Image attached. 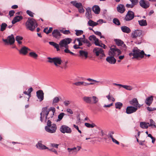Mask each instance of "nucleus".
Masks as SVG:
<instances>
[{"label":"nucleus","instance_id":"1","mask_svg":"<svg viewBox=\"0 0 156 156\" xmlns=\"http://www.w3.org/2000/svg\"><path fill=\"white\" fill-rule=\"evenodd\" d=\"M83 37L78 38L75 39L73 41L74 44H76V42L77 41L78 42V44H75L73 46L75 49H82L83 48L80 47L83 45V43L85 44L86 46L90 47L91 45V43L90 41L85 38V36L84 35H83Z\"/></svg>","mask_w":156,"mask_h":156},{"label":"nucleus","instance_id":"2","mask_svg":"<svg viewBox=\"0 0 156 156\" xmlns=\"http://www.w3.org/2000/svg\"><path fill=\"white\" fill-rule=\"evenodd\" d=\"M129 55L130 56H133V58H142L144 57V55H147L144 53L143 50L141 51L137 48L135 47L133 50V52L129 53Z\"/></svg>","mask_w":156,"mask_h":156},{"label":"nucleus","instance_id":"3","mask_svg":"<svg viewBox=\"0 0 156 156\" xmlns=\"http://www.w3.org/2000/svg\"><path fill=\"white\" fill-rule=\"evenodd\" d=\"M25 25L27 29L33 31L37 27L38 24L35 20L29 18L26 23Z\"/></svg>","mask_w":156,"mask_h":156},{"label":"nucleus","instance_id":"4","mask_svg":"<svg viewBox=\"0 0 156 156\" xmlns=\"http://www.w3.org/2000/svg\"><path fill=\"white\" fill-rule=\"evenodd\" d=\"M45 130L48 132L52 133L56 132L57 127L55 124H51V122L48 120L47 122V126L45 127Z\"/></svg>","mask_w":156,"mask_h":156},{"label":"nucleus","instance_id":"5","mask_svg":"<svg viewBox=\"0 0 156 156\" xmlns=\"http://www.w3.org/2000/svg\"><path fill=\"white\" fill-rule=\"evenodd\" d=\"M72 39L70 38H66L61 40L59 42V45L60 48L64 47L65 49H68L69 48L68 44H70L72 41Z\"/></svg>","mask_w":156,"mask_h":156},{"label":"nucleus","instance_id":"6","mask_svg":"<svg viewBox=\"0 0 156 156\" xmlns=\"http://www.w3.org/2000/svg\"><path fill=\"white\" fill-rule=\"evenodd\" d=\"M142 33V31L138 30H135L132 33L131 36L133 38L137 39V38L139 37L140 39L139 41H137V44H139L141 42Z\"/></svg>","mask_w":156,"mask_h":156},{"label":"nucleus","instance_id":"7","mask_svg":"<svg viewBox=\"0 0 156 156\" xmlns=\"http://www.w3.org/2000/svg\"><path fill=\"white\" fill-rule=\"evenodd\" d=\"M122 53L121 51L118 49L115 46L111 48L108 52L109 55H112L114 56H117Z\"/></svg>","mask_w":156,"mask_h":156},{"label":"nucleus","instance_id":"8","mask_svg":"<svg viewBox=\"0 0 156 156\" xmlns=\"http://www.w3.org/2000/svg\"><path fill=\"white\" fill-rule=\"evenodd\" d=\"M48 62H49L53 63L56 67H60L59 65H61L62 62L61 58L59 57L51 58L49 57L48 58Z\"/></svg>","mask_w":156,"mask_h":156},{"label":"nucleus","instance_id":"9","mask_svg":"<svg viewBox=\"0 0 156 156\" xmlns=\"http://www.w3.org/2000/svg\"><path fill=\"white\" fill-rule=\"evenodd\" d=\"M49 112V111H48V109L47 107H44L42 108V112L40 113V120L41 122H43V119L44 117H45V119L46 118H48Z\"/></svg>","mask_w":156,"mask_h":156},{"label":"nucleus","instance_id":"10","mask_svg":"<svg viewBox=\"0 0 156 156\" xmlns=\"http://www.w3.org/2000/svg\"><path fill=\"white\" fill-rule=\"evenodd\" d=\"M2 41L5 43V44H9L10 45H12L14 43L15 40L13 35L12 34L8 36L6 39H2Z\"/></svg>","mask_w":156,"mask_h":156},{"label":"nucleus","instance_id":"11","mask_svg":"<svg viewBox=\"0 0 156 156\" xmlns=\"http://www.w3.org/2000/svg\"><path fill=\"white\" fill-rule=\"evenodd\" d=\"M114 41L118 46H121V49L122 51H126L127 47L125 44H124V42L122 41L119 39H115Z\"/></svg>","mask_w":156,"mask_h":156},{"label":"nucleus","instance_id":"12","mask_svg":"<svg viewBox=\"0 0 156 156\" xmlns=\"http://www.w3.org/2000/svg\"><path fill=\"white\" fill-rule=\"evenodd\" d=\"M60 130L62 133H70L72 132L71 129L65 125L62 126L60 128Z\"/></svg>","mask_w":156,"mask_h":156},{"label":"nucleus","instance_id":"13","mask_svg":"<svg viewBox=\"0 0 156 156\" xmlns=\"http://www.w3.org/2000/svg\"><path fill=\"white\" fill-rule=\"evenodd\" d=\"M93 52L95 53L96 56H98L100 55V56L102 57L105 56L102 49L98 48H94Z\"/></svg>","mask_w":156,"mask_h":156},{"label":"nucleus","instance_id":"14","mask_svg":"<svg viewBox=\"0 0 156 156\" xmlns=\"http://www.w3.org/2000/svg\"><path fill=\"white\" fill-rule=\"evenodd\" d=\"M137 110L136 107L132 106H128L126 109V113L127 114H131L136 112Z\"/></svg>","mask_w":156,"mask_h":156},{"label":"nucleus","instance_id":"15","mask_svg":"<svg viewBox=\"0 0 156 156\" xmlns=\"http://www.w3.org/2000/svg\"><path fill=\"white\" fill-rule=\"evenodd\" d=\"M89 39L90 41H94V43L96 45L98 46L101 47H103V46L101 45L99 39L97 38L95 35H92L90 36L89 37Z\"/></svg>","mask_w":156,"mask_h":156},{"label":"nucleus","instance_id":"16","mask_svg":"<svg viewBox=\"0 0 156 156\" xmlns=\"http://www.w3.org/2000/svg\"><path fill=\"white\" fill-rule=\"evenodd\" d=\"M139 3L140 6L144 9H147L150 6L149 2L145 0H140Z\"/></svg>","mask_w":156,"mask_h":156},{"label":"nucleus","instance_id":"17","mask_svg":"<svg viewBox=\"0 0 156 156\" xmlns=\"http://www.w3.org/2000/svg\"><path fill=\"white\" fill-rule=\"evenodd\" d=\"M134 12L131 11H129L128 12L125 18L126 21H129L132 20L134 17Z\"/></svg>","mask_w":156,"mask_h":156},{"label":"nucleus","instance_id":"18","mask_svg":"<svg viewBox=\"0 0 156 156\" xmlns=\"http://www.w3.org/2000/svg\"><path fill=\"white\" fill-rule=\"evenodd\" d=\"M36 96L37 98L39 100V101H42L44 99V93L41 90H39L36 92Z\"/></svg>","mask_w":156,"mask_h":156},{"label":"nucleus","instance_id":"19","mask_svg":"<svg viewBox=\"0 0 156 156\" xmlns=\"http://www.w3.org/2000/svg\"><path fill=\"white\" fill-rule=\"evenodd\" d=\"M48 111H49V113L48 115V118H46V120L52 118L55 112V108L52 107L48 109Z\"/></svg>","mask_w":156,"mask_h":156},{"label":"nucleus","instance_id":"20","mask_svg":"<svg viewBox=\"0 0 156 156\" xmlns=\"http://www.w3.org/2000/svg\"><path fill=\"white\" fill-rule=\"evenodd\" d=\"M114 57L112 55H109L106 58V61L111 64H115L116 62V60Z\"/></svg>","mask_w":156,"mask_h":156},{"label":"nucleus","instance_id":"21","mask_svg":"<svg viewBox=\"0 0 156 156\" xmlns=\"http://www.w3.org/2000/svg\"><path fill=\"white\" fill-rule=\"evenodd\" d=\"M36 146L37 148L40 150H44L48 149L45 146L42 144L41 141H39L38 143L36 144Z\"/></svg>","mask_w":156,"mask_h":156},{"label":"nucleus","instance_id":"22","mask_svg":"<svg viewBox=\"0 0 156 156\" xmlns=\"http://www.w3.org/2000/svg\"><path fill=\"white\" fill-rule=\"evenodd\" d=\"M30 50V49L27 47L23 46L19 50V51L20 54L25 55L27 54L28 51Z\"/></svg>","mask_w":156,"mask_h":156},{"label":"nucleus","instance_id":"23","mask_svg":"<svg viewBox=\"0 0 156 156\" xmlns=\"http://www.w3.org/2000/svg\"><path fill=\"white\" fill-rule=\"evenodd\" d=\"M52 34L54 37L56 38H59L61 36L60 32L57 29L54 30Z\"/></svg>","mask_w":156,"mask_h":156},{"label":"nucleus","instance_id":"24","mask_svg":"<svg viewBox=\"0 0 156 156\" xmlns=\"http://www.w3.org/2000/svg\"><path fill=\"white\" fill-rule=\"evenodd\" d=\"M153 100V96H151L146 98L145 101V102L147 105L150 106L152 103Z\"/></svg>","mask_w":156,"mask_h":156},{"label":"nucleus","instance_id":"25","mask_svg":"<svg viewBox=\"0 0 156 156\" xmlns=\"http://www.w3.org/2000/svg\"><path fill=\"white\" fill-rule=\"evenodd\" d=\"M117 11L121 13H123L125 10L124 6L122 4L119 5L117 7Z\"/></svg>","mask_w":156,"mask_h":156},{"label":"nucleus","instance_id":"26","mask_svg":"<svg viewBox=\"0 0 156 156\" xmlns=\"http://www.w3.org/2000/svg\"><path fill=\"white\" fill-rule=\"evenodd\" d=\"M23 19V17L22 16H17L15 17L12 23V24H15L17 22H19L21 20Z\"/></svg>","mask_w":156,"mask_h":156},{"label":"nucleus","instance_id":"27","mask_svg":"<svg viewBox=\"0 0 156 156\" xmlns=\"http://www.w3.org/2000/svg\"><path fill=\"white\" fill-rule=\"evenodd\" d=\"M121 28L123 32L129 34L131 32V30L127 27L126 26H122L121 27Z\"/></svg>","mask_w":156,"mask_h":156},{"label":"nucleus","instance_id":"28","mask_svg":"<svg viewBox=\"0 0 156 156\" xmlns=\"http://www.w3.org/2000/svg\"><path fill=\"white\" fill-rule=\"evenodd\" d=\"M70 3L78 9L82 7V6L81 3H78L76 1H71Z\"/></svg>","mask_w":156,"mask_h":156},{"label":"nucleus","instance_id":"29","mask_svg":"<svg viewBox=\"0 0 156 156\" xmlns=\"http://www.w3.org/2000/svg\"><path fill=\"white\" fill-rule=\"evenodd\" d=\"M129 104L134 106V107H136L137 105L138 104V101L136 98H134L131 100L129 101Z\"/></svg>","mask_w":156,"mask_h":156},{"label":"nucleus","instance_id":"30","mask_svg":"<svg viewBox=\"0 0 156 156\" xmlns=\"http://www.w3.org/2000/svg\"><path fill=\"white\" fill-rule=\"evenodd\" d=\"M79 56L82 57H84L85 58H87L88 57V53L87 51H85L83 50H80L79 51Z\"/></svg>","mask_w":156,"mask_h":156},{"label":"nucleus","instance_id":"31","mask_svg":"<svg viewBox=\"0 0 156 156\" xmlns=\"http://www.w3.org/2000/svg\"><path fill=\"white\" fill-rule=\"evenodd\" d=\"M73 84L76 86L79 87L82 86H86V82L84 81H78L73 83Z\"/></svg>","mask_w":156,"mask_h":156},{"label":"nucleus","instance_id":"32","mask_svg":"<svg viewBox=\"0 0 156 156\" xmlns=\"http://www.w3.org/2000/svg\"><path fill=\"white\" fill-rule=\"evenodd\" d=\"M69 153V154H73L74 153L76 154L77 153L76 147H74L73 148H68L67 149Z\"/></svg>","mask_w":156,"mask_h":156},{"label":"nucleus","instance_id":"33","mask_svg":"<svg viewBox=\"0 0 156 156\" xmlns=\"http://www.w3.org/2000/svg\"><path fill=\"white\" fill-rule=\"evenodd\" d=\"M83 99V101L86 103L89 104H91L92 103V97H84Z\"/></svg>","mask_w":156,"mask_h":156},{"label":"nucleus","instance_id":"34","mask_svg":"<svg viewBox=\"0 0 156 156\" xmlns=\"http://www.w3.org/2000/svg\"><path fill=\"white\" fill-rule=\"evenodd\" d=\"M92 10L95 13L98 14L100 12V8L98 5H95L92 8Z\"/></svg>","mask_w":156,"mask_h":156},{"label":"nucleus","instance_id":"35","mask_svg":"<svg viewBox=\"0 0 156 156\" xmlns=\"http://www.w3.org/2000/svg\"><path fill=\"white\" fill-rule=\"evenodd\" d=\"M149 123L145 122H141L140 123V126L143 129H147L148 127Z\"/></svg>","mask_w":156,"mask_h":156},{"label":"nucleus","instance_id":"36","mask_svg":"<svg viewBox=\"0 0 156 156\" xmlns=\"http://www.w3.org/2000/svg\"><path fill=\"white\" fill-rule=\"evenodd\" d=\"M61 99L60 97H54L53 100L52 104L53 105H55L58 103Z\"/></svg>","mask_w":156,"mask_h":156},{"label":"nucleus","instance_id":"37","mask_svg":"<svg viewBox=\"0 0 156 156\" xmlns=\"http://www.w3.org/2000/svg\"><path fill=\"white\" fill-rule=\"evenodd\" d=\"M88 24L89 26L94 27L98 25V23L97 22H95L92 20H90L88 22Z\"/></svg>","mask_w":156,"mask_h":156},{"label":"nucleus","instance_id":"38","mask_svg":"<svg viewBox=\"0 0 156 156\" xmlns=\"http://www.w3.org/2000/svg\"><path fill=\"white\" fill-rule=\"evenodd\" d=\"M139 25L142 26H145L147 25L146 20H142L138 21Z\"/></svg>","mask_w":156,"mask_h":156},{"label":"nucleus","instance_id":"39","mask_svg":"<svg viewBox=\"0 0 156 156\" xmlns=\"http://www.w3.org/2000/svg\"><path fill=\"white\" fill-rule=\"evenodd\" d=\"M7 26V25L6 23H2L1 25L0 30L2 31H4L5 30Z\"/></svg>","mask_w":156,"mask_h":156},{"label":"nucleus","instance_id":"40","mask_svg":"<svg viewBox=\"0 0 156 156\" xmlns=\"http://www.w3.org/2000/svg\"><path fill=\"white\" fill-rule=\"evenodd\" d=\"M53 30V28L52 27H50L49 30H48V28H45L44 30V32L48 34L51 33Z\"/></svg>","mask_w":156,"mask_h":156},{"label":"nucleus","instance_id":"41","mask_svg":"<svg viewBox=\"0 0 156 156\" xmlns=\"http://www.w3.org/2000/svg\"><path fill=\"white\" fill-rule=\"evenodd\" d=\"M23 38L20 36H17L16 37V41H17L19 44H21L22 42L20 41L22 40Z\"/></svg>","mask_w":156,"mask_h":156},{"label":"nucleus","instance_id":"42","mask_svg":"<svg viewBox=\"0 0 156 156\" xmlns=\"http://www.w3.org/2000/svg\"><path fill=\"white\" fill-rule=\"evenodd\" d=\"M98 101V98L96 96L92 97V103L91 104H96Z\"/></svg>","mask_w":156,"mask_h":156},{"label":"nucleus","instance_id":"43","mask_svg":"<svg viewBox=\"0 0 156 156\" xmlns=\"http://www.w3.org/2000/svg\"><path fill=\"white\" fill-rule=\"evenodd\" d=\"M29 55L30 57L33 58L35 59H36L38 57L37 55L35 52H30L29 54Z\"/></svg>","mask_w":156,"mask_h":156},{"label":"nucleus","instance_id":"44","mask_svg":"<svg viewBox=\"0 0 156 156\" xmlns=\"http://www.w3.org/2000/svg\"><path fill=\"white\" fill-rule=\"evenodd\" d=\"M122 104L120 102H117L115 103V106L116 108L120 109L122 106Z\"/></svg>","mask_w":156,"mask_h":156},{"label":"nucleus","instance_id":"45","mask_svg":"<svg viewBox=\"0 0 156 156\" xmlns=\"http://www.w3.org/2000/svg\"><path fill=\"white\" fill-rule=\"evenodd\" d=\"M65 115V114L64 113L62 112L60 113L58 116V119H57V122L60 121L62 119Z\"/></svg>","mask_w":156,"mask_h":156},{"label":"nucleus","instance_id":"46","mask_svg":"<svg viewBox=\"0 0 156 156\" xmlns=\"http://www.w3.org/2000/svg\"><path fill=\"white\" fill-rule=\"evenodd\" d=\"M68 63V62L67 61H66L64 63H63L62 64H61V66H60V67L62 69H66L67 68V64Z\"/></svg>","mask_w":156,"mask_h":156},{"label":"nucleus","instance_id":"47","mask_svg":"<svg viewBox=\"0 0 156 156\" xmlns=\"http://www.w3.org/2000/svg\"><path fill=\"white\" fill-rule=\"evenodd\" d=\"M85 125L88 128H93L94 127H95L96 126V125L94 124L93 123L91 124H89V123H85Z\"/></svg>","mask_w":156,"mask_h":156},{"label":"nucleus","instance_id":"48","mask_svg":"<svg viewBox=\"0 0 156 156\" xmlns=\"http://www.w3.org/2000/svg\"><path fill=\"white\" fill-rule=\"evenodd\" d=\"M106 97L109 101L112 100V101L113 102H114L115 101V98L112 96L110 94V93L108 95L106 96Z\"/></svg>","mask_w":156,"mask_h":156},{"label":"nucleus","instance_id":"49","mask_svg":"<svg viewBox=\"0 0 156 156\" xmlns=\"http://www.w3.org/2000/svg\"><path fill=\"white\" fill-rule=\"evenodd\" d=\"M75 31H76V34L77 36L82 35L83 33V31L82 30H75Z\"/></svg>","mask_w":156,"mask_h":156},{"label":"nucleus","instance_id":"50","mask_svg":"<svg viewBox=\"0 0 156 156\" xmlns=\"http://www.w3.org/2000/svg\"><path fill=\"white\" fill-rule=\"evenodd\" d=\"M122 87L126 89L127 90H132L133 89L132 87L130 86L122 85Z\"/></svg>","mask_w":156,"mask_h":156},{"label":"nucleus","instance_id":"51","mask_svg":"<svg viewBox=\"0 0 156 156\" xmlns=\"http://www.w3.org/2000/svg\"><path fill=\"white\" fill-rule=\"evenodd\" d=\"M113 22L114 23L118 25H119L120 24L119 20L116 18H114L113 19Z\"/></svg>","mask_w":156,"mask_h":156},{"label":"nucleus","instance_id":"52","mask_svg":"<svg viewBox=\"0 0 156 156\" xmlns=\"http://www.w3.org/2000/svg\"><path fill=\"white\" fill-rule=\"evenodd\" d=\"M131 2V4L133 6V7L135 5H136L138 2V0H129Z\"/></svg>","mask_w":156,"mask_h":156},{"label":"nucleus","instance_id":"53","mask_svg":"<svg viewBox=\"0 0 156 156\" xmlns=\"http://www.w3.org/2000/svg\"><path fill=\"white\" fill-rule=\"evenodd\" d=\"M94 33L96 35H98L100 37V38H104V37L101 35V32L98 31H94Z\"/></svg>","mask_w":156,"mask_h":156},{"label":"nucleus","instance_id":"54","mask_svg":"<svg viewBox=\"0 0 156 156\" xmlns=\"http://www.w3.org/2000/svg\"><path fill=\"white\" fill-rule=\"evenodd\" d=\"M150 124L148 125V126H153L155 127H156V126L155 125V122L152 119H150Z\"/></svg>","mask_w":156,"mask_h":156},{"label":"nucleus","instance_id":"55","mask_svg":"<svg viewBox=\"0 0 156 156\" xmlns=\"http://www.w3.org/2000/svg\"><path fill=\"white\" fill-rule=\"evenodd\" d=\"M60 31L63 33L64 34H69L70 33V31L69 30H60Z\"/></svg>","mask_w":156,"mask_h":156},{"label":"nucleus","instance_id":"56","mask_svg":"<svg viewBox=\"0 0 156 156\" xmlns=\"http://www.w3.org/2000/svg\"><path fill=\"white\" fill-rule=\"evenodd\" d=\"M64 52L66 53H69L72 55H76L73 52L71 51L69 48L68 49H65L64 50Z\"/></svg>","mask_w":156,"mask_h":156},{"label":"nucleus","instance_id":"57","mask_svg":"<svg viewBox=\"0 0 156 156\" xmlns=\"http://www.w3.org/2000/svg\"><path fill=\"white\" fill-rule=\"evenodd\" d=\"M33 91V89L32 87H30L28 89L27 92L29 94V97L28 98V100H29V98L31 97V93Z\"/></svg>","mask_w":156,"mask_h":156},{"label":"nucleus","instance_id":"58","mask_svg":"<svg viewBox=\"0 0 156 156\" xmlns=\"http://www.w3.org/2000/svg\"><path fill=\"white\" fill-rule=\"evenodd\" d=\"M147 109L150 112H151L156 110V108H151V107H147Z\"/></svg>","mask_w":156,"mask_h":156},{"label":"nucleus","instance_id":"59","mask_svg":"<svg viewBox=\"0 0 156 156\" xmlns=\"http://www.w3.org/2000/svg\"><path fill=\"white\" fill-rule=\"evenodd\" d=\"M27 14H28L29 16L31 17H33L34 16V13L32 12H31L30 11L27 10Z\"/></svg>","mask_w":156,"mask_h":156},{"label":"nucleus","instance_id":"60","mask_svg":"<svg viewBox=\"0 0 156 156\" xmlns=\"http://www.w3.org/2000/svg\"><path fill=\"white\" fill-rule=\"evenodd\" d=\"M54 47L56 49V50L57 51L60 50V49L59 48L60 47L59 44L55 43L54 46Z\"/></svg>","mask_w":156,"mask_h":156},{"label":"nucleus","instance_id":"61","mask_svg":"<svg viewBox=\"0 0 156 156\" xmlns=\"http://www.w3.org/2000/svg\"><path fill=\"white\" fill-rule=\"evenodd\" d=\"M14 13L15 11L14 10H11L9 12V15L11 17L13 16Z\"/></svg>","mask_w":156,"mask_h":156},{"label":"nucleus","instance_id":"62","mask_svg":"<svg viewBox=\"0 0 156 156\" xmlns=\"http://www.w3.org/2000/svg\"><path fill=\"white\" fill-rule=\"evenodd\" d=\"M51 145L52 147H55L56 148H58L59 145L57 144L52 143L51 144Z\"/></svg>","mask_w":156,"mask_h":156},{"label":"nucleus","instance_id":"63","mask_svg":"<svg viewBox=\"0 0 156 156\" xmlns=\"http://www.w3.org/2000/svg\"><path fill=\"white\" fill-rule=\"evenodd\" d=\"M78 9L80 13H83L84 11V9L83 8V6L82 7H80V8H79Z\"/></svg>","mask_w":156,"mask_h":156},{"label":"nucleus","instance_id":"64","mask_svg":"<svg viewBox=\"0 0 156 156\" xmlns=\"http://www.w3.org/2000/svg\"><path fill=\"white\" fill-rule=\"evenodd\" d=\"M64 104L66 106H67L70 104V102L69 101H65L64 102Z\"/></svg>","mask_w":156,"mask_h":156}]
</instances>
